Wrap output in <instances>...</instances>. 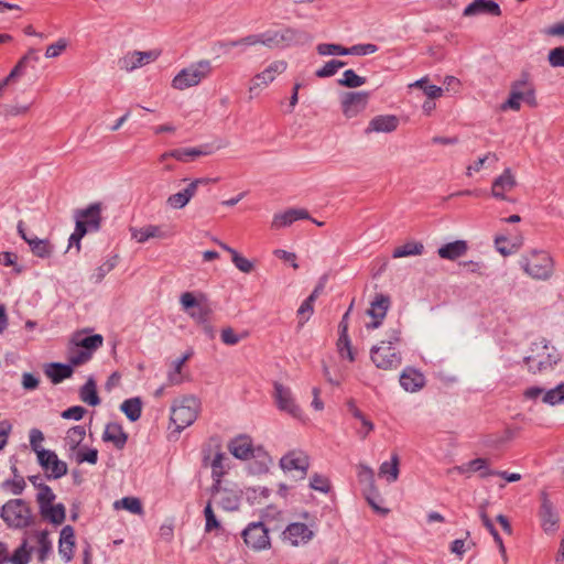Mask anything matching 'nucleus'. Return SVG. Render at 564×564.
I'll return each mask as SVG.
<instances>
[{
    "label": "nucleus",
    "instance_id": "2",
    "mask_svg": "<svg viewBox=\"0 0 564 564\" xmlns=\"http://www.w3.org/2000/svg\"><path fill=\"white\" fill-rule=\"evenodd\" d=\"M518 264L528 278L538 282L550 281L556 271L554 257L544 249H528L519 257Z\"/></svg>",
    "mask_w": 564,
    "mask_h": 564
},
{
    "label": "nucleus",
    "instance_id": "26",
    "mask_svg": "<svg viewBox=\"0 0 564 564\" xmlns=\"http://www.w3.org/2000/svg\"><path fill=\"white\" fill-rule=\"evenodd\" d=\"M463 14L465 17H475L480 14L499 17L501 14V10L499 4L494 0H474L465 8Z\"/></svg>",
    "mask_w": 564,
    "mask_h": 564
},
{
    "label": "nucleus",
    "instance_id": "7",
    "mask_svg": "<svg viewBox=\"0 0 564 564\" xmlns=\"http://www.w3.org/2000/svg\"><path fill=\"white\" fill-rule=\"evenodd\" d=\"M521 102L531 107L536 106L535 89L529 74L523 73L521 77L511 85L508 100L502 105V109L520 110Z\"/></svg>",
    "mask_w": 564,
    "mask_h": 564
},
{
    "label": "nucleus",
    "instance_id": "17",
    "mask_svg": "<svg viewBox=\"0 0 564 564\" xmlns=\"http://www.w3.org/2000/svg\"><path fill=\"white\" fill-rule=\"evenodd\" d=\"M273 400L280 411L289 413L293 419H300L301 410L295 402L292 390L282 383H274Z\"/></svg>",
    "mask_w": 564,
    "mask_h": 564
},
{
    "label": "nucleus",
    "instance_id": "31",
    "mask_svg": "<svg viewBox=\"0 0 564 564\" xmlns=\"http://www.w3.org/2000/svg\"><path fill=\"white\" fill-rule=\"evenodd\" d=\"M230 453L239 459H248L252 456V441L247 435L235 437L228 445Z\"/></svg>",
    "mask_w": 564,
    "mask_h": 564
},
{
    "label": "nucleus",
    "instance_id": "9",
    "mask_svg": "<svg viewBox=\"0 0 564 564\" xmlns=\"http://www.w3.org/2000/svg\"><path fill=\"white\" fill-rule=\"evenodd\" d=\"M279 466L286 474L304 478L310 467V457L302 449H290L280 458Z\"/></svg>",
    "mask_w": 564,
    "mask_h": 564
},
{
    "label": "nucleus",
    "instance_id": "6",
    "mask_svg": "<svg viewBox=\"0 0 564 564\" xmlns=\"http://www.w3.org/2000/svg\"><path fill=\"white\" fill-rule=\"evenodd\" d=\"M212 72L213 66L210 61L200 59L178 72V74L172 79L171 85L174 89L185 90L200 84L212 75Z\"/></svg>",
    "mask_w": 564,
    "mask_h": 564
},
{
    "label": "nucleus",
    "instance_id": "47",
    "mask_svg": "<svg viewBox=\"0 0 564 564\" xmlns=\"http://www.w3.org/2000/svg\"><path fill=\"white\" fill-rule=\"evenodd\" d=\"M498 160H499V158L496 153L488 152L482 158H479L473 164L467 166L466 175L471 176L473 173H477L481 169H484L486 166V164H487V166L495 165L498 162Z\"/></svg>",
    "mask_w": 564,
    "mask_h": 564
},
{
    "label": "nucleus",
    "instance_id": "57",
    "mask_svg": "<svg viewBox=\"0 0 564 564\" xmlns=\"http://www.w3.org/2000/svg\"><path fill=\"white\" fill-rule=\"evenodd\" d=\"M31 557V550L28 549V542L24 540L22 544L8 557L12 564H28Z\"/></svg>",
    "mask_w": 564,
    "mask_h": 564
},
{
    "label": "nucleus",
    "instance_id": "3",
    "mask_svg": "<svg viewBox=\"0 0 564 564\" xmlns=\"http://www.w3.org/2000/svg\"><path fill=\"white\" fill-rule=\"evenodd\" d=\"M401 341V329L399 327L389 328L386 332V338L373 345L370 349V359L380 370L391 371L402 365L401 351L397 345Z\"/></svg>",
    "mask_w": 564,
    "mask_h": 564
},
{
    "label": "nucleus",
    "instance_id": "35",
    "mask_svg": "<svg viewBox=\"0 0 564 564\" xmlns=\"http://www.w3.org/2000/svg\"><path fill=\"white\" fill-rule=\"evenodd\" d=\"M43 519L50 521L55 525H59L65 521L66 509L63 503H52L40 510Z\"/></svg>",
    "mask_w": 564,
    "mask_h": 564
},
{
    "label": "nucleus",
    "instance_id": "63",
    "mask_svg": "<svg viewBox=\"0 0 564 564\" xmlns=\"http://www.w3.org/2000/svg\"><path fill=\"white\" fill-rule=\"evenodd\" d=\"M231 261L235 264V267L243 273H250L254 268L253 263L250 260H248L237 251L234 252V254L231 256Z\"/></svg>",
    "mask_w": 564,
    "mask_h": 564
},
{
    "label": "nucleus",
    "instance_id": "14",
    "mask_svg": "<svg viewBox=\"0 0 564 564\" xmlns=\"http://www.w3.org/2000/svg\"><path fill=\"white\" fill-rule=\"evenodd\" d=\"M36 463L43 470L45 477L48 480L61 479L66 476L68 473V466L66 462L58 458L57 454L54 451L48 449L44 454H42Z\"/></svg>",
    "mask_w": 564,
    "mask_h": 564
},
{
    "label": "nucleus",
    "instance_id": "21",
    "mask_svg": "<svg viewBox=\"0 0 564 564\" xmlns=\"http://www.w3.org/2000/svg\"><path fill=\"white\" fill-rule=\"evenodd\" d=\"M314 538V531L305 523L293 522L283 531V540L292 546L308 543Z\"/></svg>",
    "mask_w": 564,
    "mask_h": 564
},
{
    "label": "nucleus",
    "instance_id": "18",
    "mask_svg": "<svg viewBox=\"0 0 564 564\" xmlns=\"http://www.w3.org/2000/svg\"><path fill=\"white\" fill-rule=\"evenodd\" d=\"M288 67L286 62L279 59L269 64L261 73L257 74L251 80L249 87L250 94L257 93L258 90L265 88L271 84L275 77L285 72Z\"/></svg>",
    "mask_w": 564,
    "mask_h": 564
},
{
    "label": "nucleus",
    "instance_id": "48",
    "mask_svg": "<svg viewBox=\"0 0 564 564\" xmlns=\"http://www.w3.org/2000/svg\"><path fill=\"white\" fill-rule=\"evenodd\" d=\"M37 544H39V547L36 550L37 560H39V562L44 563L52 552V541L50 540L47 531L39 532Z\"/></svg>",
    "mask_w": 564,
    "mask_h": 564
},
{
    "label": "nucleus",
    "instance_id": "61",
    "mask_svg": "<svg viewBox=\"0 0 564 564\" xmlns=\"http://www.w3.org/2000/svg\"><path fill=\"white\" fill-rule=\"evenodd\" d=\"M316 50L317 53L323 56L348 55L347 48L339 44L322 43L317 45Z\"/></svg>",
    "mask_w": 564,
    "mask_h": 564
},
{
    "label": "nucleus",
    "instance_id": "38",
    "mask_svg": "<svg viewBox=\"0 0 564 564\" xmlns=\"http://www.w3.org/2000/svg\"><path fill=\"white\" fill-rule=\"evenodd\" d=\"M379 476L384 478L389 484L397 481L399 477V456L392 454L389 462H383L379 467Z\"/></svg>",
    "mask_w": 564,
    "mask_h": 564
},
{
    "label": "nucleus",
    "instance_id": "59",
    "mask_svg": "<svg viewBox=\"0 0 564 564\" xmlns=\"http://www.w3.org/2000/svg\"><path fill=\"white\" fill-rule=\"evenodd\" d=\"M32 107L30 104H19L17 101L3 106V115L6 117L25 116Z\"/></svg>",
    "mask_w": 564,
    "mask_h": 564
},
{
    "label": "nucleus",
    "instance_id": "49",
    "mask_svg": "<svg viewBox=\"0 0 564 564\" xmlns=\"http://www.w3.org/2000/svg\"><path fill=\"white\" fill-rule=\"evenodd\" d=\"M113 508L124 509L133 514H141L143 512L141 501L135 497H124L113 502Z\"/></svg>",
    "mask_w": 564,
    "mask_h": 564
},
{
    "label": "nucleus",
    "instance_id": "30",
    "mask_svg": "<svg viewBox=\"0 0 564 564\" xmlns=\"http://www.w3.org/2000/svg\"><path fill=\"white\" fill-rule=\"evenodd\" d=\"M131 236L139 243H143L152 238L165 239L170 232L162 226L149 225L139 229H132Z\"/></svg>",
    "mask_w": 564,
    "mask_h": 564
},
{
    "label": "nucleus",
    "instance_id": "11",
    "mask_svg": "<svg viewBox=\"0 0 564 564\" xmlns=\"http://www.w3.org/2000/svg\"><path fill=\"white\" fill-rule=\"evenodd\" d=\"M539 520L546 534H554L558 529L560 514L546 491L540 494Z\"/></svg>",
    "mask_w": 564,
    "mask_h": 564
},
{
    "label": "nucleus",
    "instance_id": "28",
    "mask_svg": "<svg viewBox=\"0 0 564 564\" xmlns=\"http://www.w3.org/2000/svg\"><path fill=\"white\" fill-rule=\"evenodd\" d=\"M310 215L307 210L303 208H291L283 213L274 214L271 223V227L280 229L292 225L296 220L308 219Z\"/></svg>",
    "mask_w": 564,
    "mask_h": 564
},
{
    "label": "nucleus",
    "instance_id": "36",
    "mask_svg": "<svg viewBox=\"0 0 564 564\" xmlns=\"http://www.w3.org/2000/svg\"><path fill=\"white\" fill-rule=\"evenodd\" d=\"M465 465V477L469 478L475 473H479V476L485 478L494 475V470L489 468V460L487 458H475Z\"/></svg>",
    "mask_w": 564,
    "mask_h": 564
},
{
    "label": "nucleus",
    "instance_id": "58",
    "mask_svg": "<svg viewBox=\"0 0 564 564\" xmlns=\"http://www.w3.org/2000/svg\"><path fill=\"white\" fill-rule=\"evenodd\" d=\"M91 356V352L88 350L74 345V347L69 349L68 360L74 366H80L90 360Z\"/></svg>",
    "mask_w": 564,
    "mask_h": 564
},
{
    "label": "nucleus",
    "instance_id": "39",
    "mask_svg": "<svg viewBox=\"0 0 564 564\" xmlns=\"http://www.w3.org/2000/svg\"><path fill=\"white\" fill-rule=\"evenodd\" d=\"M72 373L73 369L70 366L57 362L51 364L45 370V375L53 383L62 382L64 379L69 378Z\"/></svg>",
    "mask_w": 564,
    "mask_h": 564
},
{
    "label": "nucleus",
    "instance_id": "50",
    "mask_svg": "<svg viewBox=\"0 0 564 564\" xmlns=\"http://www.w3.org/2000/svg\"><path fill=\"white\" fill-rule=\"evenodd\" d=\"M358 479L361 485H364L365 491H376L377 487L375 485V474L373 470L365 465L358 466Z\"/></svg>",
    "mask_w": 564,
    "mask_h": 564
},
{
    "label": "nucleus",
    "instance_id": "29",
    "mask_svg": "<svg viewBox=\"0 0 564 564\" xmlns=\"http://www.w3.org/2000/svg\"><path fill=\"white\" fill-rule=\"evenodd\" d=\"M215 152L212 145L204 144L197 148H181L170 151L173 159L189 162L198 156L210 155Z\"/></svg>",
    "mask_w": 564,
    "mask_h": 564
},
{
    "label": "nucleus",
    "instance_id": "43",
    "mask_svg": "<svg viewBox=\"0 0 564 564\" xmlns=\"http://www.w3.org/2000/svg\"><path fill=\"white\" fill-rule=\"evenodd\" d=\"M424 246L421 242L410 241L393 250V258H404L410 256H420L423 253Z\"/></svg>",
    "mask_w": 564,
    "mask_h": 564
},
{
    "label": "nucleus",
    "instance_id": "42",
    "mask_svg": "<svg viewBox=\"0 0 564 564\" xmlns=\"http://www.w3.org/2000/svg\"><path fill=\"white\" fill-rule=\"evenodd\" d=\"M29 442H30V448L35 454L36 459L42 454H44L45 452L48 451L44 447L45 436H44L43 432L39 429L30 430Z\"/></svg>",
    "mask_w": 564,
    "mask_h": 564
},
{
    "label": "nucleus",
    "instance_id": "56",
    "mask_svg": "<svg viewBox=\"0 0 564 564\" xmlns=\"http://www.w3.org/2000/svg\"><path fill=\"white\" fill-rule=\"evenodd\" d=\"M337 349L341 358H347L350 362L355 361V350L348 335H339Z\"/></svg>",
    "mask_w": 564,
    "mask_h": 564
},
{
    "label": "nucleus",
    "instance_id": "27",
    "mask_svg": "<svg viewBox=\"0 0 564 564\" xmlns=\"http://www.w3.org/2000/svg\"><path fill=\"white\" fill-rule=\"evenodd\" d=\"M75 531L73 527L65 525L59 533L58 553L65 562H70L74 557Z\"/></svg>",
    "mask_w": 564,
    "mask_h": 564
},
{
    "label": "nucleus",
    "instance_id": "19",
    "mask_svg": "<svg viewBox=\"0 0 564 564\" xmlns=\"http://www.w3.org/2000/svg\"><path fill=\"white\" fill-rule=\"evenodd\" d=\"M100 213L101 205L99 203L91 204L87 208L77 210L75 213L76 228L86 229V234L89 231H97L100 227Z\"/></svg>",
    "mask_w": 564,
    "mask_h": 564
},
{
    "label": "nucleus",
    "instance_id": "1",
    "mask_svg": "<svg viewBox=\"0 0 564 564\" xmlns=\"http://www.w3.org/2000/svg\"><path fill=\"white\" fill-rule=\"evenodd\" d=\"M310 41L311 36L304 31L290 26H279L270 28L261 33H253L238 39V44H242V47L261 45L268 50H275L304 44Z\"/></svg>",
    "mask_w": 564,
    "mask_h": 564
},
{
    "label": "nucleus",
    "instance_id": "37",
    "mask_svg": "<svg viewBox=\"0 0 564 564\" xmlns=\"http://www.w3.org/2000/svg\"><path fill=\"white\" fill-rule=\"evenodd\" d=\"M229 458L224 453H217L210 463L212 477L215 485L219 486L221 477L227 473L229 468Z\"/></svg>",
    "mask_w": 564,
    "mask_h": 564
},
{
    "label": "nucleus",
    "instance_id": "12",
    "mask_svg": "<svg viewBox=\"0 0 564 564\" xmlns=\"http://www.w3.org/2000/svg\"><path fill=\"white\" fill-rule=\"evenodd\" d=\"M523 397L528 400H538L544 404L555 406L564 404V381L551 389L533 386L524 390Z\"/></svg>",
    "mask_w": 564,
    "mask_h": 564
},
{
    "label": "nucleus",
    "instance_id": "55",
    "mask_svg": "<svg viewBox=\"0 0 564 564\" xmlns=\"http://www.w3.org/2000/svg\"><path fill=\"white\" fill-rule=\"evenodd\" d=\"M366 83V78L357 75L352 69H347L343 73L340 79H338V84L340 86L357 88L362 86Z\"/></svg>",
    "mask_w": 564,
    "mask_h": 564
},
{
    "label": "nucleus",
    "instance_id": "16",
    "mask_svg": "<svg viewBox=\"0 0 564 564\" xmlns=\"http://www.w3.org/2000/svg\"><path fill=\"white\" fill-rule=\"evenodd\" d=\"M180 302L182 307L197 324H207L212 313V308L207 303L198 301L191 292L183 293Z\"/></svg>",
    "mask_w": 564,
    "mask_h": 564
},
{
    "label": "nucleus",
    "instance_id": "34",
    "mask_svg": "<svg viewBox=\"0 0 564 564\" xmlns=\"http://www.w3.org/2000/svg\"><path fill=\"white\" fill-rule=\"evenodd\" d=\"M509 239L506 235H497L494 239L496 250L503 257H508L517 252L523 245V237H516L514 241L507 246Z\"/></svg>",
    "mask_w": 564,
    "mask_h": 564
},
{
    "label": "nucleus",
    "instance_id": "64",
    "mask_svg": "<svg viewBox=\"0 0 564 564\" xmlns=\"http://www.w3.org/2000/svg\"><path fill=\"white\" fill-rule=\"evenodd\" d=\"M549 63L553 67H564V47H555L549 53Z\"/></svg>",
    "mask_w": 564,
    "mask_h": 564
},
{
    "label": "nucleus",
    "instance_id": "33",
    "mask_svg": "<svg viewBox=\"0 0 564 564\" xmlns=\"http://www.w3.org/2000/svg\"><path fill=\"white\" fill-rule=\"evenodd\" d=\"M468 246L464 240H456L454 242L442 246L437 253L442 259L456 260L466 254Z\"/></svg>",
    "mask_w": 564,
    "mask_h": 564
},
{
    "label": "nucleus",
    "instance_id": "60",
    "mask_svg": "<svg viewBox=\"0 0 564 564\" xmlns=\"http://www.w3.org/2000/svg\"><path fill=\"white\" fill-rule=\"evenodd\" d=\"M346 65V62L338 61V59H332L328 61L322 68L316 70V76L324 78V77H330L335 75L338 69L343 68Z\"/></svg>",
    "mask_w": 564,
    "mask_h": 564
},
{
    "label": "nucleus",
    "instance_id": "15",
    "mask_svg": "<svg viewBox=\"0 0 564 564\" xmlns=\"http://www.w3.org/2000/svg\"><path fill=\"white\" fill-rule=\"evenodd\" d=\"M390 304L391 302L388 295L382 293L375 295L373 300L370 302L369 308L366 311L367 316L370 317V322L365 324L367 330L377 329L382 325V322L389 311Z\"/></svg>",
    "mask_w": 564,
    "mask_h": 564
},
{
    "label": "nucleus",
    "instance_id": "22",
    "mask_svg": "<svg viewBox=\"0 0 564 564\" xmlns=\"http://www.w3.org/2000/svg\"><path fill=\"white\" fill-rule=\"evenodd\" d=\"M210 182H215V180L196 178L192 181L185 189L171 195L166 200L167 205L175 209L185 207L192 197L195 196L198 186L209 184Z\"/></svg>",
    "mask_w": 564,
    "mask_h": 564
},
{
    "label": "nucleus",
    "instance_id": "62",
    "mask_svg": "<svg viewBox=\"0 0 564 564\" xmlns=\"http://www.w3.org/2000/svg\"><path fill=\"white\" fill-rule=\"evenodd\" d=\"M98 459V452L95 448L80 447L76 451V462L78 464L89 463L95 465Z\"/></svg>",
    "mask_w": 564,
    "mask_h": 564
},
{
    "label": "nucleus",
    "instance_id": "52",
    "mask_svg": "<svg viewBox=\"0 0 564 564\" xmlns=\"http://www.w3.org/2000/svg\"><path fill=\"white\" fill-rule=\"evenodd\" d=\"M80 399L89 405H97L100 402L96 383L93 379H89L80 389Z\"/></svg>",
    "mask_w": 564,
    "mask_h": 564
},
{
    "label": "nucleus",
    "instance_id": "40",
    "mask_svg": "<svg viewBox=\"0 0 564 564\" xmlns=\"http://www.w3.org/2000/svg\"><path fill=\"white\" fill-rule=\"evenodd\" d=\"M72 343L75 346H79L80 348L88 350L89 352H94L100 346H102L104 338L101 335H91L86 337H80L79 335L74 336Z\"/></svg>",
    "mask_w": 564,
    "mask_h": 564
},
{
    "label": "nucleus",
    "instance_id": "54",
    "mask_svg": "<svg viewBox=\"0 0 564 564\" xmlns=\"http://www.w3.org/2000/svg\"><path fill=\"white\" fill-rule=\"evenodd\" d=\"M55 498L56 496L50 486L45 484H40L37 486L36 501L40 510L54 503Z\"/></svg>",
    "mask_w": 564,
    "mask_h": 564
},
{
    "label": "nucleus",
    "instance_id": "24",
    "mask_svg": "<svg viewBox=\"0 0 564 564\" xmlns=\"http://www.w3.org/2000/svg\"><path fill=\"white\" fill-rule=\"evenodd\" d=\"M400 120L395 115L375 116L368 123L365 133H391L399 127Z\"/></svg>",
    "mask_w": 564,
    "mask_h": 564
},
{
    "label": "nucleus",
    "instance_id": "45",
    "mask_svg": "<svg viewBox=\"0 0 564 564\" xmlns=\"http://www.w3.org/2000/svg\"><path fill=\"white\" fill-rule=\"evenodd\" d=\"M119 257L117 254L108 258L101 265H99L90 276L94 283H99L104 278L111 272L118 264Z\"/></svg>",
    "mask_w": 564,
    "mask_h": 564
},
{
    "label": "nucleus",
    "instance_id": "44",
    "mask_svg": "<svg viewBox=\"0 0 564 564\" xmlns=\"http://www.w3.org/2000/svg\"><path fill=\"white\" fill-rule=\"evenodd\" d=\"M28 245L30 246L32 253L36 257L47 258L52 254L53 248L45 239L32 236Z\"/></svg>",
    "mask_w": 564,
    "mask_h": 564
},
{
    "label": "nucleus",
    "instance_id": "53",
    "mask_svg": "<svg viewBox=\"0 0 564 564\" xmlns=\"http://www.w3.org/2000/svg\"><path fill=\"white\" fill-rule=\"evenodd\" d=\"M104 438L112 442L117 447H122L127 442V435L120 430V425H107Z\"/></svg>",
    "mask_w": 564,
    "mask_h": 564
},
{
    "label": "nucleus",
    "instance_id": "41",
    "mask_svg": "<svg viewBox=\"0 0 564 564\" xmlns=\"http://www.w3.org/2000/svg\"><path fill=\"white\" fill-rule=\"evenodd\" d=\"M193 351H187L181 358L173 361V370L167 375V381L171 386L181 384L183 382L182 368L192 357Z\"/></svg>",
    "mask_w": 564,
    "mask_h": 564
},
{
    "label": "nucleus",
    "instance_id": "20",
    "mask_svg": "<svg viewBox=\"0 0 564 564\" xmlns=\"http://www.w3.org/2000/svg\"><path fill=\"white\" fill-rule=\"evenodd\" d=\"M517 186V178L511 169H506L491 184V196L499 200H510L508 194Z\"/></svg>",
    "mask_w": 564,
    "mask_h": 564
},
{
    "label": "nucleus",
    "instance_id": "5",
    "mask_svg": "<svg viewBox=\"0 0 564 564\" xmlns=\"http://www.w3.org/2000/svg\"><path fill=\"white\" fill-rule=\"evenodd\" d=\"M1 519L11 529H26L34 524L35 516L30 503L23 499H10L1 508Z\"/></svg>",
    "mask_w": 564,
    "mask_h": 564
},
{
    "label": "nucleus",
    "instance_id": "32",
    "mask_svg": "<svg viewBox=\"0 0 564 564\" xmlns=\"http://www.w3.org/2000/svg\"><path fill=\"white\" fill-rule=\"evenodd\" d=\"M215 500L223 509L234 511L239 508V496L237 492L228 489H220L219 486L214 485Z\"/></svg>",
    "mask_w": 564,
    "mask_h": 564
},
{
    "label": "nucleus",
    "instance_id": "51",
    "mask_svg": "<svg viewBox=\"0 0 564 564\" xmlns=\"http://www.w3.org/2000/svg\"><path fill=\"white\" fill-rule=\"evenodd\" d=\"M86 435V425H74L67 431L66 443L70 449L75 451L80 445Z\"/></svg>",
    "mask_w": 564,
    "mask_h": 564
},
{
    "label": "nucleus",
    "instance_id": "23",
    "mask_svg": "<svg viewBox=\"0 0 564 564\" xmlns=\"http://www.w3.org/2000/svg\"><path fill=\"white\" fill-rule=\"evenodd\" d=\"M159 54L154 51L140 52L133 51L127 53L120 61L119 65L121 69L127 72L134 70L139 67L148 65L158 58Z\"/></svg>",
    "mask_w": 564,
    "mask_h": 564
},
{
    "label": "nucleus",
    "instance_id": "10",
    "mask_svg": "<svg viewBox=\"0 0 564 564\" xmlns=\"http://www.w3.org/2000/svg\"><path fill=\"white\" fill-rule=\"evenodd\" d=\"M241 536L247 547L261 552L271 547L269 529L262 522H251L242 531Z\"/></svg>",
    "mask_w": 564,
    "mask_h": 564
},
{
    "label": "nucleus",
    "instance_id": "13",
    "mask_svg": "<svg viewBox=\"0 0 564 564\" xmlns=\"http://www.w3.org/2000/svg\"><path fill=\"white\" fill-rule=\"evenodd\" d=\"M369 93L348 91L340 97V108L347 119L355 118L364 112L369 102Z\"/></svg>",
    "mask_w": 564,
    "mask_h": 564
},
{
    "label": "nucleus",
    "instance_id": "4",
    "mask_svg": "<svg viewBox=\"0 0 564 564\" xmlns=\"http://www.w3.org/2000/svg\"><path fill=\"white\" fill-rule=\"evenodd\" d=\"M557 348L545 338H541L531 345V352L524 358L528 371L532 375H543L553 371L561 361Z\"/></svg>",
    "mask_w": 564,
    "mask_h": 564
},
{
    "label": "nucleus",
    "instance_id": "8",
    "mask_svg": "<svg viewBox=\"0 0 564 564\" xmlns=\"http://www.w3.org/2000/svg\"><path fill=\"white\" fill-rule=\"evenodd\" d=\"M202 411L200 400L193 395H182L173 400L171 404V423H195Z\"/></svg>",
    "mask_w": 564,
    "mask_h": 564
},
{
    "label": "nucleus",
    "instance_id": "25",
    "mask_svg": "<svg viewBox=\"0 0 564 564\" xmlns=\"http://www.w3.org/2000/svg\"><path fill=\"white\" fill-rule=\"evenodd\" d=\"M400 384L406 392H417L425 386V377L414 368L408 367L400 375Z\"/></svg>",
    "mask_w": 564,
    "mask_h": 564
},
{
    "label": "nucleus",
    "instance_id": "46",
    "mask_svg": "<svg viewBox=\"0 0 564 564\" xmlns=\"http://www.w3.org/2000/svg\"><path fill=\"white\" fill-rule=\"evenodd\" d=\"M120 409L130 421H137L141 414L142 402L140 398H131L123 401Z\"/></svg>",
    "mask_w": 564,
    "mask_h": 564
}]
</instances>
